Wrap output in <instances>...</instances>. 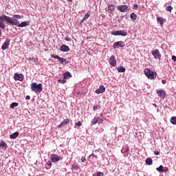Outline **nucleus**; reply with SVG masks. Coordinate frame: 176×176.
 Returning <instances> with one entry per match:
<instances>
[{"instance_id":"obj_1","label":"nucleus","mask_w":176,"mask_h":176,"mask_svg":"<svg viewBox=\"0 0 176 176\" xmlns=\"http://www.w3.org/2000/svg\"><path fill=\"white\" fill-rule=\"evenodd\" d=\"M6 23H8V24H10V25H16V27H19L20 24V21H19L15 18H12L8 16H6L5 14H3L2 16H0V29L1 30H5L6 28Z\"/></svg>"},{"instance_id":"obj_2","label":"nucleus","mask_w":176,"mask_h":176,"mask_svg":"<svg viewBox=\"0 0 176 176\" xmlns=\"http://www.w3.org/2000/svg\"><path fill=\"white\" fill-rule=\"evenodd\" d=\"M31 89L32 91H34V93H41L42 92L43 88H42V84H36V82H32L31 85Z\"/></svg>"},{"instance_id":"obj_3","label":"nucleus","mask_w":176,"mask_h":176,"mask_svg":"<svg viewBox=\"0 0 176 176\" xmlns=\"http://www.w3.org/2000/svg\"><path fill=\"white\" fill-rule=\"evenodd\" d=\"M144 74L148 79H155L157 75L156 72H152L149 68L144 69Z\"/></svg>"},{"instance_id":"obj_4","label":"nucleus","mask_w":176,"mask_h":176,"mask_svg":"<svg viewBox=\"0 0 176 176\" xmlns=\"http://www.w3.org/2000/svg\"><path fill=\"white\" fill-rule=\"evenodd\" d=\"M50 160L52 163H57V162H60V160H63V158L57 154H52L50 155Z\"/></svg>"},{"instance_id":"obj_5","label":"nucleus","mask_w":176,"mask_h":176,"mask_svg":"<svg viewBox=\"0 0 176 176\" xmlns=\"http://www.w3.org/2000/svg\"><path fill=\"white\" fill-rule=\"evenodd\" d=\"M51 57H52V58H56L57 60H58V61H59V63H60V64H68V60H67L64 58L60 57L58 55L52 54Z\"/></svg>"},{"instance_id":"obj_6","label":"nucleus","mask_w":176,"mask_h":176,"mask_svg":"<svg viewBox=\"0 0 176 176\" xmlns=\"http://www.w3.org/2000/svg\"><path fill=\"white\" fill-rule=\"evenodd\" d=\"M124 46H126V43H124V41H118L116 42L113 45V49H118V47H124Z\"/></svg>"},{"instance_id":"obj_7","label":"nucleus","mask_w":176,"mask_h":176,"mask_svg":"<svg viewBox=\"0 0 176 176\" xmlns=\"http://www.w3.org/2000/svg\"><path fill=\"white\" fill-rule=\"evenodd\" d=\"M117 9H118V10H119V12H122V13H126V12L128 11L129 6H127L126 5L118 6L117 7Z\"/></svg>"},{"instance_id":"obj_8","label":"nucleus","mask_w":176,"mask_h":176,"mask_svg":"<svg viewBox=\"0 0 176 176\" xmlns=\"http://www.w3.org/2000/svg\"><path fill=\"white\" fill-rule=\"evenodd\" d=\"M152 54L155 58H158V60H160V58H162V54H160V52H159V50H153Z\"/></svg>"},{"instance_id":"obj_9","label":"nucleus","mask_w":176,"mask_h":176,"mask_svg":"<svg viewBox=\"0 0 176 176\" xmlns=\"http://www.w3.org/2000/svg\"><path fill=\"white\" fill-rule=\"evenodd\" d=\"M14 79V80H19V82H21L23 81V79H24V75H23L22 74H19L18 73H15Z\"/></svg>"},{"instance_id":"obj_10","label":"nucleus","mask_w":176,"mask_h":176,"mask_svg":"<svg viewBox=\"0 0 176 176\" xmlns=\"http://www.w3.org/2000/svg\"><path fill=\"white\" fill-rule=\"evenodd\" d=\"M10 45V39L6 38V41L3 44L1 49L2 50H6L9 48V45Z\"/></svg>"},{"instance_id":"obj_11","label":"nucleus","mask_w":176,"mask_h":176,"mask_svg":"<svg viewBox=\"0 0 176 176\" xmlns=\"http://www.w3.org/2000/svg\"><path fill=\"white\" fill-rule=\"evenodd\" d=\"M157 94H158V96L160 98H162V100H164V98L166 97V91H164L163 89H161V90L157 89Z\"/></svg>"},{"instance_id":"obj_12","label":"nucleus","mask_w":176,"mask_h":176,"mask_svg":"<svg viewBox=\"0 0 176 176\" xmlns=\"http://www.w3.org/2000/svg\"><path fill=\"white\" fill-rule=\"evenodd\" d=\"M109 64L112 67H116V59L115 58V56L112 55L109 60Z\"/></svg>"},{"instance_id":"obj_13","label":"nucleus","mask_w":176,"mask_h":176,"mask_svg":"<svg viewBox=\"0 0 176 176\" xmlns=\"http://www.w3.org/2000/svg\"><path fill=\"white\" fill-rule=\"evenodd\" d=\"M60 52H68L71 50L69 49V47H68V45H62L60 47Z\"/></svg>"},{"instance_id":"obj_14","label":"nucleus","mask_w":176,"mask_h":176,"mask_svg":"<svg viewBox=\"0 0 176 176\" xmlns=\"http://www.w3.org/2000/svg\"><path fill=\"white\" fill-rule=\"evenodd\" d=\"M96 94H102V93H105V87L101 85L98 89L96 91Z\"/></svg>"},{"instance_id":"obj_15","label":"nucleus","mask_w":176,"mask_h":176,"mask_svg":"<svg viewBox=\"0 0 176 176\" xmlns=\"http://www.w3.org/2000/svg\"><path fill=\"white\" fill-rule=\"evenodd\" d=\"M30 24V21H26L24 22H22L21 23H19V25H18V27L23 28L24 27H27V25H28Z\"/></svg>"},{"instance_id":"obj_16","label":"nucleus","mask_w":176,"mask_h":176,"mask_svg":"<svg viewBox=\"0 0 176 176\" xmlns=\"http://www.w3.org/2000/svg\"><path fill=\"white\" fill-rule=\"evenodd\" d=\"M67 123H69V119L66 118L58 126V127H63V126H66Z\"/></svg>"},{"instance_id":"obj_17","label":"nucleus","mask_w":176,"mask_h":176,"mask_svg":"<svg viewBox=\"0 0 176 176\" xmlns=\"http://www.w3.org/2000/svg\"><path fill=\"white\" fill-rule=\"evenodd\" d=\"M129 151H130V148H129L128 145L123 146L121 150V153H127Z\"/></svg>"},{"instance_id":"obj_18","label":"nucleus","mask_w":176,"mask_h":176,"mask_svg":"<svg viewBox=\"0 0 176 176\" xmlns=\"http://www.w3.org/2000/svg\"><path fill=\"white\" fill-rule=\"evenodd\" d=\"M64 79H69V78H72V75L69 72L63 74Z\"/></svg>"},{"instance_id":"obj_19","label":"nucleus","mask_w":176,"mask_h":176,"mask_svg":"<svg viewBox=\"0 0 176 176\" xmlns=\"http://www.w3.org/2000/svg\"><path fill=\"white\" fill-rule=\"evenodd\" d=\"M19 132H14L10 135V138H11V140H14L19 137Z\"/></svg>"},{"instance_id":"obj_20","label":"nucleus","mask_w":176,"mask_h":176,"mask_svg":"<svg viewBox=\"0 0 176 176\" xmlns=\"http://www.w3.org/2000/svg\"><path fill=\"white\" fill-rule=\"evenodd\" d=\"M146 164H148V166H152V164H153V160H152V158H147L146 160Z\"/></svg>"},{"instance_id":"obj_21","label":"nucleus","mask_w":176,"mask_h":176,"mask_svg":"<svg viewBox=\"0 0 176 176\" xmlns=\"http://www.w3.org/2000/svg\"><path fill=\"white\" fill-rule=\"evenodd\" d=\"M0 146L3 148V149H8V144L6 142L1 141L0 143Z\"/></svg>"},{"instance_id":"obj_22","label":"nucleus","mask_w":176,"mask_h":176,"mask_svg":"<svg viewBox=\"0 0 176 176\" xmlns=\"http://www.w3.org/2000/svg\"><path fill=\"white\" fill-rule=\"evenodd\" d=\"M116 8V6H113V5H112V4H109V5L108 6V10H109L110 12H113Z\"/></svg>"},{"instance_id":"obj_23","label":"nucleus","mask_w":176,"mask_h":176,"mask_svg":"<svg viewBox=\"0 0 176 176\" xmlns=\"http://www.w3.org/2000/svg\"><path fill=\"white\" fill-rule=\"evenodd\" d=\"M98 120H100V117H95L92 121H91V123L93 124H97V123H98Z\"/></svg>"},{"instance_id":"obj_24","label":"nucleus","mask_w":176,"mask_h":176,"mask_svg":"<svg viewBox=\"0 0 176 176\" xmlns=\"http://www.w3.org/2000/svg\"><path fill=\"white\" fill-rule=\"evenodd\" d=\"M118 72H126V68H124V67H123V66H120L118 68Z\"/></svg>"},{"instance_id":"obj_25","label":"nucleus","mask_w":176,"mask_h":176,"mask_svg":"<svg viewBox=\"0 0 176 176\" xmlns=\"http://www.w3.org/2000/svg\"><path fill=\"white\" fill-rule=\"evenodd\" d=\"M157 21H159V23H160L162 26H163V24H164V19H163V18L162 17H158L157 19Z\"/></svg>"},{"instance_id":"obj_26","label":"nucleus","mask_w":176,"mask_h":176,"mask_svg":"<svg viewBox=\"0 0 176 176\" xmlns=\"http://www.w3.org/2000/svg\"><path fill=\"white\" fill-rule=\"evenodd\" d=\"M16 107H19V103L17 102H12L10 105V107L13 109V108H16Z\"/></svg>"},{"instance_id":"obj_27","label":"nucleus","mask_w":176,"mask_h":176,"mask_svg":"<svg viewBox=\"0 0 176 176\" xmlns=\"http://www.w3.org/2000/svg\"><path fill=\"white\" fill-rule=\"evenodd\" d=\"M120 35H121V36H127V32L123 30H120Z\"/></svg>"},{"instance_id":"obj_28","label":"nucleus","mask_w":176,"mask_h":176,"mask_svg":"<svg viewBox=\"0 0 176 176\" xmlns=\"http://www.w3.org/2000/svg\"><path fill=\"white\" fill-rule=\"evenodd\" d=\"M45 166H49V167L46 166L47 170H49V168L52 167V162L47 161V162L45 164Z\"/></svg>"},{"instance_id":"obj_29","label":"nucleus","mask_w":176,"mask_h":176,"mask_svg":"<svg viewBox=\"0 0 176 176\" xmlns=\"http://www.w3.org/2000/svg\"><path fill=\"white\" fill-rule=\"evenodd\" d=\"M131 19L132 20H137V15L134 13L131 14Z\"/></svg>"},{"instance_id":"obj_30","label":"nucleus","mask_w":176,"mask_h":176,"mask_svg":"<svg viewBox=\"0 0 176 176\" xmlns=\"http://www.w3.org/2000/svg\"><path fill=\"white\" fill-rule=\"evenodd\" d=\"M170 122L173 124H176V118L175 117H172L170 118Z\"/></svg>"},{"instance_id":"obj_31","label":"nucleus","mask_w":176,"mask_h":176,"mask_svg":"<svg viewBox=\"0 0 176 176\" xmlns=\"http://www.w3.org/2000/svg\"><path fill=\"white\" fill-rule=\"evenodd\" d=\"M163 165H160V167L157 168V171L160 173H163Z\"/></svg>"},{"instance_id":"obj_32","label":"nucleus","mask_w":176,"mask_h":176,"mask_svg":"<svg viewBox=\"0 0 176 176\" xmlns=\"http://www.w3.org/2000/svg\"><path fill=\"white\" fill-rule=\"evenodd\" d=\"M58 83H62V85H64L65 83H67V80H65V78H64L63 80L60 79V80H58Z\"/></svg>"},{"instance_id":"obj_33","label":"nucleus","mask_w":176,"mask_h":176,"mask_svg":"<svg viewBox=\"0 0 176 176\" xmlns=\"http://www.w3.org/2000/svg\"><path fill=\"white\" fill-rule=\"evenodd\" d=\"M13 19L20 20V19H21V16H20L19 14H14V15H13Z\"/></svg>"},{"instance_id":"obj_34","label":"nucleus","mask_w":176,"mask_h":176,"mask_svg":"<svg viewBox=\"0 0 176 176\" xmlns=\"http://www.w3.org/2000/svg\"><path fill=\"white\" fill-rule=\"evenodd\" d=\"M111 34L115 35V36L120 35V30L113 32H111Z\"/></svg>"},{"instance_id":"obj_35","label":"nucleus","mask_w":176,"mask_h":176,"mask_svg":"<svg viewBox=\"0 0 176 176\" xmlns=\"http://www.w3.org/2000/svg\"><path fill=\"white\" fill-rule=\"evenodd\" d=\"M166 10H167V12H171L173 10V6H169L166 7Z\"/></svg>"},{"instance_id":"obj_36","label":"nucleus","mask_w":176,"mask_h":176,"mask_svg":"<svg viewBox=\"0 0 176 176\" xmlns=\"http://www.w3.org/2000/svg\"><path fill=\"white\" fill-rule=\"evenodd\" d=\"M72 168L73 170H79V166H78L76 164H74L72 166Z\"/></svg>"},{"instance_id":"obj_37","label":"nucleus","mask_w":176,"mask_h":176,"mask_svg":"<svg viewBox=\"0 0 176 176\" xmlns=\"http://www.w3.org/2000/svg\"><path fill=\"white\" fill-rule=\"evenodd\" d=\"M75 124L76 126L80 127V126H82V122H80V121H78L77 122L75 123Z\"/></svg>"},{"instance_id":"obj_38","label":"nucleus","mask_w":176,"mask_h":176,"mask_svg":"<svg viewBox=\"0 0 176 176\" xmlns=\"http://www.w3.org/2000/svg\"><path fill=\"white\" fill-rule=\"evenodd\" d=\"M65 41H66L67 42H71V38H69V36H67L65 38Z\"/></svg>"},{"instance_id":"obj_39","label":"nucleus","mask_w":176,"mask_h":176,"mask_svg":"<svg viewBox=\"0 0 176 176\" xmlns=\"http://www.w3.org/2000/svg\"><path fill=\"white\" fill-rule=\"evenodd\" d=\"M29 60H33L34 63H36V61H38V58H30Z\"/></svg>"},{"instance_id":"obj_40","label":"nucleus","mask_w":176,"mask_h":176,"mask_svg":"<svg viewBox=\"0 0 176 176\" xmlns=\"http://www.w3.org/2000/svg\"><path fill=\"white\" fill-rule=\"evenodd\" d=\"M89 17H90V15L88 14V12L87 14H85L84 18L86 19L87 20V19H89Z\"/></svg>"},{"instance_id":"obj_41","label":"nucleus","mask_w":176,"mask_h":176,"mask_svg":"<svg viewBox=\"0 0 176 176\" xmlns=\"http://www.w3.org/2000/svg\"><path fill=\"white\" fill-rule=\"evenodd\" d=\"M154 155H156V156L160 155V152L157 151H154Z\"/></svg>"},{"instance_id":"obj_42","label":"nucleus","mask_w":176,"mask_h":176,"mask_svg":"<svg viewBox=\"0 0 176 176\" xmlns=\"http://www.w3.org/2000/svg\"><path fill=\"white\" fill-rule=\"evenodd\" d=\"M98 122V123H102V122H104V120L99 118V120Z\"/></svg>"},{"instance_id":"obj_43","label":"nucleus","mask_w":176,"mask_h":176,"mask_svg":"<svg viewBox=\"0 0 176 176\" xmlns=\"http://www.w3.org/2000/svg\"><path fill=\"white\" fill-rule=\"evenodd\" d=\"M137 8H138V4H134L133 9H137Z\"/></svg>"},{"instance_id":"obj_44","label":"nucleus","mask_w":176,"mask_h":176,"mask_svg":"<svg viewBox=\"0 0 176 176\" xmlns=\"http://www.w3.org/2000/svg\"><path fill=\"white\" fill-rule=\"evenodd\" d=\"M25 100H31V96H26Z\"/></svg>"},{"instance_id":"obj_45","label":"nucleus","mask_w":176,"mask_h":176,"mask_svg":"<svg viewBox=\"0 0 176 176\" xmlns=\"http://www.w3.org/2000/svg\"><path fill=\"white\" fill-rule=\"evenodd\" d=\"M93 108H94V111H95V109H97L98 108V105L97 104L94 105Z\"/></svg>"},{"instance_id":"obj_46","label":"nucleus","mask_w":176,"mask_h":176,"mask_svg":"<svg viewBox=\"0 0 176 176\" xmlns=\"http://www.w3.org/2000/svg\"><path fill=\"white\" fill-rule=\"evenodd\" d=\"M172 60H173V61H176V56H172Z\"/></svg>"},{"instance_id":"obj_47","label":"nucleus","mask_w":176,"mask_h":176,"mask_svg":"<svg viewBox=\"0 0 176 176\" xmlns=\"http://www.w3.org/2000/svg\"><path fill=\"white\" fill-rule=\"evenodd\" d=\"M81 162H86V157L81 158Z\"/></svg>"},{"instance_id":"obj_48","label":"nucleus","mask_w":176,"mask_h":176,"mask_svg":"<svg viewBox=\"0 0 176 176\" xmlns=\"http://www.w3.org/2000/svg\"><path fill=\"white\" fill-rule=\"evenodd\" d=\"M86 18L83 17L82 21H81V23H84V21H86Z\"/></svg>"},{"instance_id":"obj_49","label":"nucleus","mask_w":176,"mask_h":176,"mask_svg":"<svg viewBox=\"0 0 176 176\" xmlns=\"http://www.w3.org/2000/svg\"><path fill=\"white\" fill-rule=\"evenodd\" d=\"M167 171H168V168H166V169H164V170H163V173H167Z\"/></svg>"},{"instance_id":"obj_50","label":"nucleus","mask_w":176,"mask_h":176,"mask_svg":"<svg viewBox=\"0 0 176 176\" xmlns=\"http://www.w3.org/2000/svg\"><path fill=\"white\" fill-rule=\"evenodd\" d=\"M162 82L163 85H166V80H162Z\"/></svg>"},{"instance_id":"obj_51","label":"nucleus","mask_w":176,"mask_h":176,"mask_svg":"<svg viewBox=\"0 0 176 176\" xmlns=\"http://www.w3.org/2000/svg\"><path fill=\"white\" fill-rule=\"evenodd\" d=\"M90 156H91L92 157H97V156H96V155L94 154H91Z\"/></svg>"},{"instance_id":"obj_52","label":"nucleus","mask_w":176,"mask_h":176,"mask_svg":"<svg viewBox=\"0 0 176 176\" xmlns=\"http://www.w3.org/2000/svg\"><path fill=\"white\" fill-rule=\"evenodd\" d=\"M0 36H2V30H0Z\"/></svg>"},{"instance_id":"obj_53","label":"nucleus","mask_w":176,"mask_h":176,"mask_svg":"<svg viewBox=\"0 0 176 176\" xmlns=\"http://www.w3.org/2000/svg\"><path fill=\"white\" fill-rule=\"evenodd\" d=\"M153 105L154 107H157V106L156 105V104H155V103H153Z\"/></svg>"},{"instance_id":"obj_54","label":"nucleus","mask_w":176,"mask_h":176,"mask_svg":"<svg viewBox=\"0 0 176 176\" xmlns=\"http://www.w3.org/2000/svg\"><path fill=\"white\" fill-rule=\"evenodd\" d=\"M67 2H72V0H67Z\"/></svg>"},{"instance_id":"obj_55","label":"nucleus","mask_w":176,"mask_h":176,"mask_svg":"<svg viewBox=\"0 0 176 176\" xmlns=\"http://www.w3.org/2000/svg\"><path fill=\"white\" fill-rule=\"evenodd\" d=\"M100 116H102V114H100Z\"/></svg>"}]
</instances>
